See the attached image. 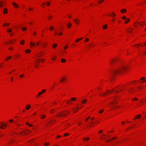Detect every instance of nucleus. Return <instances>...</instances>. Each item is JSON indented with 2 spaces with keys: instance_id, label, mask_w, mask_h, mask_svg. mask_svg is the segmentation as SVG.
Listing matches in <instances>:
<instances>
[{
  "instance_id": "29",
  "label": "nucleus",
  "mask_w": 146,
  "mask_h": 146,
  "mask_svg": "<svg viewBox=\"0 0 146 146\" xmlns=\"http://www.w3.org/2000/svg\"><path fill=\"white\" fill-rule=\"evenodd\" d=\"M13 4L14 6H15L16 7H17V4L15 3L14 2H13Z\"/></svg>"
},
{
  "instance_id": "52",
  "label": "nucleus",
  "mask_w": 146,
  "mask_h": 146,
  "mask_svg": "<svg viewBox=\"0 0 146 146\" xmlns=\"http://www.w3.org/2000/svg\"><path fill=\"white\" fill-rule=\"evenodd\" d=\"M79 41V39L78 38L76 40V42H78Z\"/></svg>"
},
{
  "instance_id": "20",
  "label": "nucleus",
  "mask_w": 146,
  "mask_h": 146,
  "mask_svg": "<svg viewBox=\"0 0 146 146\" xmlns=\"http://www.w3.org/2000/svg\"><path fill=\"white\" fill-rule=\"evenodd\" d=\"M125 21V23H127L130 21L129 19L128 18Z\"/></svg>"
},
{
  "instance_id": "1",
  "label": "nucleus",
  "mask_w": 146,
  "mask_h": 146,
  "mask_svg": "<svg viewBox=\"0 0 146 146\" xmlns=\"http://www.w3.org/2000/svg\"><path fill=\"white\" fill-rule=\"evenodd\" d=\"M127 67L126 66H122L118 67L112 70L111 72V77H113L117 75L122 74L124 71L126 70Z\"/></svg>"
},
{
  "instance_id": "59",
  "label": "nucleus",
  "mask_w": 146,
  "mask_h": 146,
  "mask_svg": "<svg viewBox=\"0 0 146 146\" xmlns=\"http://www.w3.org/2000/svg\"><path fill=\"white\" fill-rule=\"evenodd\" d=\"M3 4L0 3V7H2V6Z\"/></svg>"
},
{
  "instance_id": "30",
  "label": "nucleus",
  "mask_w": 146,
  "mask_h": 146,
  "mask_svg": "<svg viewBox=\"0 0 146 146\" xmlns=\"http://www.w3.org/2000/svg\"><path fill=\"white\" fill-rule=\"evenodd\" d=\"M11 58V56H9L7 58H6L5 59V60H8V59Z\"/></svg>"
},
{
  "instance_id": "51",
  "label": "nucleus",
  "mask_w": 146,
  "mask_h": 146,
  "mask_svg": "<svg viewBox=\"0 0 146 146\" xmlns=\"http://www.w3.org/2000/svg\"><path fill=\"white\" fill-rule=\"evenodd\" d=\"M13 48L11 47L9 48V50H11L13 49Z\"/></svg>"
},
{
  "instance_id": "10",
  "label": "nucleus",
  "mask_w": 146,
  "mask_h": 146,
  "mask_svg": "<svg viewBox=\"0 0 146 146\" xmlns=\"http://www.w3.org/2000/svg\"><path fill=\"white\" fill-rule=\"evenodd\" d=\"M127 11L126 9H123L121 10V13H123L126 12Z\"/></svg>"
},
{
  "instance_id": "9",
  "label": "nucleus",
  "mask_w": 146,
  "mask_h": 146,
  "mask_svg": "<svg viewBox=\"0 0 146 146\" xmlns=\"http://www.w3.org/2000/svg\"><path fill=\"white\" fill-rule=\"evenodd\" d=\"M31 106L30 105H27L26 107V110H29L30 108H31Z\"/></svg>"
},
{
  "instance_id": "38",
  "label": "nucleus",
  "mask_w": 146,
  "mask_h": 146,
  "mask_svg": "<svg viewBox=\"0 0 146 146\" xmlns=\"http://www.w3.org/2000/svg\"><path fill=\"white\" fill-rule=\"evenodd\" d=\"M90 116H89L87 119H85V121H88V119H90Z\"/></svg>"
},
{
  "instance_id": "11",
  "label": "nucleus",
  "mask_w": 146,
  "mask_h": 146,
  "mask_svg": "<svg viewBox=\"0 0 146 146\" xmlns=\"http://www.w3.org/2000/svg\"><path fill=\"white\" fill-rule=\"evenodd\" d=\"M89 138L88 137H87L86 138H84L83 139V140L84 141H88L89 140Z\"/></svg>"
},
{
  "instance_id": "32",
  "label": "nucleus",
  "mask_w": 146,
  "mask_h": 146,
  "mask_svg": "<svg viewBox=\"0 0 146 146\" xmlns=\"http://www.w3.org/2000/svg\"><path fill=\"white\" fill-rule=\"evenodd\" d=\"M22 29L23 31H26L27 29V28L26 27H23L22 28Z\"/></svg>"
},
{
  "instance_id": "33",
  "label": "nucleus",
  "mask_w": 146,
  "mask_h": 146,
  "mask_svg": "<svg viewBox=\"0 0 146 146\" xmlns=\"http://www.w3.org/2000/svg\"><path fill=\"white\" fill-rule=\"evenodd\" d=\"M76 99V98H71V100L72 101H75Z\"/></svg>"
},
{
  "instance_id": "54",
  "label": "nucleus",
  "mask_w": 146,
  "mask_h": 146,
  "mask_svg": "<svg viewBox=\"0 0 146 146\" xmlns=\"http://www.w3.org/2000/svg\"><path fill=\"white\" fill-rule=\"evenodd\" d=\"M67 47H68V46L66 45L65 47H64V49H66Z\"/></svg>"
},
{
  "instance_id": "43",
  "label": "nucleus",
  "mask_w": 146,
  "mask_h": 146,
  "mask_svg": "<svg viewBox=\"0 0 146 146\" xmlns=\"http://www.w3.org/2000/svg\"><path fill=\"white\" fill-rule=\"evenodd\" d=\"M104 1V0H100L99 3H102Z\"/></svg>"
},
{
  "instance_id": "4",
  "label": "nucleus",
  "mask_w": 146,
  "mask_h": 146,
  "mask_svg": "<svg viewBox=\"0 0 146 146\" xmlns=\"http://www.w3.org/2000/svg\"><path fill=\"white\" fill-rule=\"evenodd\" d=\"M117 138V137H114L112 138L111 139H110L106 141V142H108L110 141H111L113 140L116 139Z\"/></svg>"
},
{
  "instance_id": "64",
  "label": "nucleus",
  "mask_w": 146,
  "mask_h": 146,
  "mask_svg": "<svg viewBox=\"0 0 146 146\" xmlns=\"http://www.w3.org/2000/svg\"><path fill=\"white\" fill-rule=\"evenodd\" d=\"M113 16H115V14L114 13H113Z\"/></svg>"
},
{
  "instance_id": "31",
  "label": "nucleus",
  "mask_w": 146,
  "mask_h": 146,
  "mask_svg": "<svg viewBox=\"0 0 146 146\" xmlns=\"http://www.w3.org/2000/svg\"><path fill=\"white\" fill-rule=\"evenodd\" d=\"M41 116H42V117H41V118L42 119H43V118H45L46 117V116L44 115H41Z\"/></svg>"
},
{
  "instance_id": "36",
  "label": "nucleus",
  "mask_w": 146,
  "mask_h": 146,
  "mask_svg": "<svg viewBox=\"0 0 146 146\" xmlns=\"http://www.w3.org/2000/svg\"><path fill=\"white\" fill-rule=\"evenodd\" d=\"M49 144V143H45L44 144V145L45 146H47Z\"/></svg>"
},
{
  "instance_id": "14",
  "label": "nucleus",
  "mask_w": 146,
  "mask_h": 146,
  "mask_svg": "<svg viewBox=\"0 0 146 146\" xmlns=\"http://www.w3.org/2000/svg\"><path fill=\"white\" fill-rule=\"evenodd\" d=\"M87 102V100L86 99H84L82 101V103L83 104H85Z\"/></svg>"
},
{
  "instance_id": "45",
  "label": "nucleus",
  "mask_w": 146,
  "mask_h": 146,
  "mask_svg": "<svg viewBox=\"0 0 146 146\" xmlns=\"http://www.w3.org/2000/svg\"><path fill=\"white\" fill-rule=\"evenodd\" d=\"M122 19H126V17L125 16H123L122 17Z\"/></svg>"
},
{
  "instance_id": "3",
  "label": "nucleus",
  "mask_w": 146,
  "mask_h": 146,
  "mask_svg": "<svg viewBox=\"0 0 146 146\" xmlns=\"http://www.w3.org/2000/svg\"><path fill=\"white\" fill-rule=\"evenodd\" d=\"M117 60L116 59L111 60L110 61V63L111 64H112L115 63Z\"/></svg>"
},
{
  "instance_id": "34",
  "label": "nucleus",
  "mask_w": 146,
  "mask_h": 146,
  "mask_svg": "<svg viewBox=\"0 0 146 146\" xmlns=\"http://www.w3.org/2000/svg\"><path fill=\"white\" fill-rule=\"evenodd\" d=\"M69 135V134L68 133H65L64 135V137H65V136H68Z\"/></svg>"
},
{
  "instance_id": "47",
  "label": "nucleus",
  "mask_w": 146,
  "mask_h": 146,
  "mask_svg": "<svg viewBox=\"0 0 146 146\" xmlns=\"http://www.w3.org/2000/svg\"><path fill=\"white\" fill-rule=\"evenodd\" d=\"M134 91V90H131V89H130V90H129V92H133Z\"/></svg>"
},
{
  "instance_id": "28",
  "label": "nucleus",
  "mask_w": 146,
  "mask_h": 146,
  "mask_svg": "<svg viewBox=\"0 0 146 146\" xmlns=\"http://www.w3.org/2000/svg\"><path fill=\"white\" fill-rule=\"evenodd\" d=\"M56 56H54V57L52 58V60H55V59L56 58Z\"/></svg>"
},
{
  "instance_id": "17",
  "label": "nucleus",
  "mask_w": 146,
  "mask_h": 146,
  "mask_svg": "<svg viewBox=\"0 0 146 146\" xmlns=\"http://www.w3.org/2000/svg\"><path fill=\"white\" fill-rule=\"evenodd\" d=\"M108 27V26L107 25H105L103 27V29H106Z\"/></svg>"
},
{
  "instance_id": "41",
  "label": "nucleus",
  "mask_w": 146,
  "mask_h": 146,
  "mask_svg": "<svg viewBox=\"0 0 146 146\" xmlns=\"http://www.w3.org/2000/svg\"><path fill=\"white\" fill-rule=\"evenodd\" d=\"M27 134L31 132V130H27Z\"/></svg>"
},
{
  "instance_id": "27",
  "label": "nucleus",
  "mask_w": 146,
  "mask_h": 146,
  "mask_svg": "<svg viewBox=\"0 0 146 146\" xmlns=\"http://www.w3.org/2000/svg\"><path fill=\"white\" fill-rule=\"evenodd\" d=\"M12 29H8L7 30V32H12Z\"/></svg>"
},
{
  "instance_id": "39",
  "label": "nucleus",
  "mask_w": 146,
  "mask_h": 146,
  "mask_svg": "<svg viewBox=\"0 0 146 146\" xmlns=\"http://www.w3.org/2000/svg\"><path fill=\"white\" fill-rule=\"evenodd\" d=\"M53 29H54V27H52L49 28V29H50V30L51 31V30H52Z\"/></svg>"
},
{
  "instance_id": "37",
  "label": "nucleus",
  "mask_w": 146,
  "mask_h": 146,
  "mask_svg": "<svg viewBox=\"0 0 146 146\" xmlns=\"http://www.w3.org/2000/svg\"><path fill=\"white\" fill-rule=\"evenodd\" d=\"M71 101L70 100H68V102H67V104H71Z\"/></svg>"
},
{
  "instance_id": "18",
  "label": "nucleus",
  "mask_w": 146,
  "mask_h": 146,
  "mask_svg": "<svg viewBox=\"0 0 146 146\" xmlns=\"http://www.w3.org/2000/svg\"><path fill=\"white\" fill-rule=\"evenodd\" d=\"M31 46V47H32V46H34L35 45V43L31 42L30 43Z\"/></svg>"
},
{
  "instance_id": "26",
  "label": "nucleus",
  "mask_w": 146,
  "mask_h": 146,
  "mask_svg": "<svg viewBox=\"0 0 146 146\" xmlns=\"http://www.w3.org/2000/svg\"><path fill=\"white\" fill-rule=\"evenodd\" d=\"M9 25V23H5L3 25V26H7V25Z\"/></svg>"
},
{
  "instance_id": "21",
  "label": "nucleus",
  "mask_w": 146,
  "mask_h": 146,
  "mask_svg": "<svg viewBox=\"0 0 146 146\" xmlns=\"http://www.w3.org/2000/svg\"><path fill=\"white\" fill-rule=\"evenodd\" d=\"M71 24L70 23H69L67 24V26H68V27L69 28L71 27Z\"/></svg>"
},
{
  "instance_id": "19",
  "label": "nucleus",
  "mask_w": 146,
  "mask_h": 146,
  "mask_svg": "<svg viewBox=\"0 0 146 146\" xmlns=\"http://www.w3.org/2000/svg\"><path fill=\"white\" fill-rule=\"evenodd\" d=\"M66 80V78L64 77H63L61 79V82H63V81H65Z\"/></svg>"
},
{
  "instance_id": "8",
  "label": "nucleus",
  "mask_w": 146,
  "mask_h": 146,
  "mask_svg": "<svg viewBox=\"0 0 146 146\" xmlns=\"http://www.w3.org/2000/svg\"><path fill=\"white\" fill-rule=\"evenodd\" d=\"M7 13V8H4L3 9V13L5 14Z\"/></svg>"
},
{
  "instance_id": "56",
  "label": "nucleus",
  "mask_w": 146,
  "mask_h": 146,
  "mask_svg": "<svg viewBox=\"0 0 146 146\" xmlns=\"http://www.w3.org/2000/svg\"><path fill=\"white\" fill-rule=\"evenodd\" d=\"M61 137V136L60 135H57V137H58V138H59V137Z\"/></svg>"
},
{
  "instance_id": "55",
  "label": "nucleus",
  "mask_w": 146,
  "mask_h": 146,
  "mask_svg": "<svg viewBox=\"0 0 146 146\" xmlns=\"http://www.w3.org/2000/svg\"><path fill=\"white\" fill-rule=\"evenodd\" d=\"M103 94H104V95H106V93H104L103 94H100V96H103Z\"/></svg>"
},
{
  "instance_id": "7",
  "label": "nucleus",
  "mask_w": 146,
  "mask_h": 146,
  "mask_svg": "<svg viewBox=\"0 0 146 146\" xmlns=\"http://www.w3.org/2000/svg\"><path fill=\"white\" fill-rule=\"evenodd\" d=\"M42 91H43V92H39L38 93V96H40V95L41 94H42L43 93H44L45 91H46V90H42Z\"/></svg>"
},
{
  "instance_id": "60",
  "label": "nucleus",
  "mask_w": 146,
  "mask_h": 146,
  "mask_svg": "<svg viewBox=\"0 0 146 146\" xmlns=\"http://www.w3.org/2000/svg\"><path fill=\"white\" fill-rule=\"evenodd\" d=\"M13 141H11L10 142H9V143L10 144H11L12 143H13Z\"/></svg>"
},
{
  "instance_id": "13",
  "label": "nucleus",
  "mask_w": 146,
  "mask_h": 146,
  "mask_svg": "<svg viewBox=\"0 0 146 146\" xmlns=\"http://www.w3.org/2000/svg\"><path fill=\"white\" fill-rule=\"evenodd\" d=\"M74 21L77 24H78L79 23V20L78 19H75L74 20Z\"/></svg>"
},
{
  "instance_id": "49",
  "label": "nucleus",
  "mask_w": 146,
  "mask_h": 146,
  "mask_svg": "<svg viewBox=\"0 0 146 146\" xmlns=\"http://www.w3.org/2000/svg\"><path fill=\"white\" fill-rule=\"evenodd\" d=\"M50 5V3L48 1L47 2V5L48 6H49Z\"/></svg>"
},
{
  "instance_id": "58",
  "label": "nucleus",
  "mask_w": 146,
  "mask_h": 146,
  "mask_svg": "<svg viewBox=\"0 0 146 146\" xmlns=\"http://www.w3.org/2000/svg\"><path fill=\"white\" fill-rule=\"evenodd\" d=\"M33 10V9L32 8H29V11H31V10Z\"/></svg>"
},
{
  "instance_id": "53",
  "label": "nucleus",
  "mask_w": 146,
  "mask_h": 146,
  "mask_svg": "<svg viewBox=\"0 0 146 146\" xmlns=\"http://www.w3.org/2000/svg\"><path fill=\"white\" fill-rule=\"evenodd\" d=\"M24 133H23V134H27V131H24Z\"/></svg>"
},
{
  "instance_id": "62",
  "label": "nucleus",
  "mask_w": 146,
  "mask_h": 146,
  "mask_svg": "<svg viewBox=\"0 0 146 146\" xmlns=\"http://www.w3.org/2000/svg\"><path fill=\"white\" fill-rule=\"evenodd\" d=\"M26 124V125H29V123L28 122H27Z\"/></svg>"
},
{
  "instance_id": "12",
  "label": "nucleus",
  "mask_w": 146,
  "mask_h": 146,
  "mask_svg": "<svg viewBox=\"0 0 146 146\" xmlns=\"http://www.w3.org/2000/svg\"><path fill=\"white\" fill-rule=\"evenodd\" d=\"M57 44L56 43H54L52 45V47L53 48H55L57 46Z\"/></svg>"
},
{
  "instance_id": "42",
  "label": "nucleus",
  "mask_w": 146,
  "mask_h": 146,
  "mask_svg": "<svg viewBox=\"0 0 146 146\" xmlns=\"http://www.w3.org/2000/svg\"><path fill=\"white\" fill-rule=\"evenodd\" d=\"M104 111V110H102L99 111V113H101Z\"/></svg>"
},
{
  "instance_id": "44",
  "label": "nucleus",
  "mask_w": 146,
  "mask_h": 146,
  "mask_svg": "<svg viewBox=\"0 0 146 146\" xmlns=\"http://www.w3.org/2000/svg\"><path fill=\"white\" fill-rule=\"evenodd\" d=\"M144 23H144L143 22V23H139V24H140L142 26V25H143V24H144Z\"/></svg>"
},
{
  "instance_id": "61",
  "label": "nucleus",
  "mask_w": 146,
  "mask_h": 146,
  "mask_svg": "<svg viewBox=\"0 0 146 146\" xmlns=\"http://www.w3.org/2000/svg\"><path fill=\"white\" fill-rule=\"evenodd\" d=\"M0 128H1V129H4L2 125H1L0 126Z\"/></svg>"
},
{
  "instance_id": "40",
  "label": "nucleus",
  "mask_w": 146,
  "mask_h": 146,
  "mask_svg": "<svg viewBox=\"0 0 146 146\" xmlns=\"http://www.w3.org/2000/svg\"><path fill=\"white\" fill-rule=\"evenodd\" d=\"M133 29L132 28H130V30L128 31V32L129 33H131Z\"/></svg>"
},
{
  "instance_id": "5",
  "label": "nucleus",
  "mask_w": 146,
  "mask_h": 146,
  "mask_svg": "<svg viewBox=\"0 0 146 146\" xmlns=\"http://www.w3.org/2000/svg\"><path fill=\"white\" fill-rule=\"evenodd\" d=\"M141 117V115L140 114H139L138 115H137L135 116L134 119H133V120H134L135 119H138L140 118Z\"/></svg>"
},
{
  "instance_id": "22",
  "label": "nucleus",
  "mask_w": 146,
  "mask_h": 146,
  "mask_svg": "<svg viewBox=\"0 0 146 146\" xmlns=\"http://www.w3.org/2000/svg\"><path fill=\"white\" fill-rule=\"evenodd\" d=\"M75 108H73L72 109V110L73 111V113H75L77 111L76 110H75Z\"/></svg>"
},
{
  "instance_id": "2",
  "label": "nucleus",
  "mask_w": 146,
  "mask_h": 146,
  "mask_svg": "<svg viewBox=\"0 0 146 146\" xmlns=\"http://www.w3.org/2000/svg\"><path fill=\"white\" fill-rule=\"evenodd\" d=\"M70 112L69 111H68V112L65 111L64 113H63L62 111H61L60 113H59V115H58V117H62L64 116L69 114Z\"/></svg>"
},
{
  "instance_id": "35",
  "label": "nucleus",
  "mask_w": 146,
  "mask_h": 146,
  "mask_svg": "<svg viewBox=\"0 0 146 146\" xmlns=\"http://www.w3.org/2000/svg\"><path fill=\"white\" fill-rule=\"evenodd\" d=\"M13 119H11L9 120V121L10 123H11L13 121Z\"/></svg>"
},
{
  "instance_id": "23",
  "label": "nucleus",
  "mask_w": 146,
  "mask_h": 146,
  "mask_svg": "<svg viewBox=\"0 0 146 146\" xmlns=\"http://www.w3.org/2000/svg\"><path fill=\"white\" fill-rule=\"evenodd\" d=\"M25 41L24 40H22L20 42V43L21 44H23L24 43Z\"/></svg>"
},
{
  "instance_id": "16",
  "label": "nucleus",
  "mask_w": 146,
  "mask_h": 146,
  "mask_svg": "<svg viewBox=\"0 0 146 146\" xmlns=\"http://www.w3.org/2000/svg\"><path fill=\"white\" fill-rule=\"evenodd\" d=\"M1 125H2V124H3V125H4V126L5 127H6V125H8L7 124V123L5 124V123H3V122H2L1 123Z\"/></svg>"
},
{
  "instance_id": "50",
  "label": "nucleus",
  "mask_w": 146,
  "mask_h": 146,
  "mask_svg": "<svg viewBox=\"0 0 146 146\" xmlns=\"http://www.w3.org/2000/svg\"><path fill=\"white\" fill-rule=\"evenodd\" d=\"M89 40V38H87L86 39L85 41L86 42H87Z\"/></svg>"
},
{
  "instance_id": "15",
  "label": "nucleus",
  "mask_w": 146,
  "mask_h": 146,
  "mask_svg": "<svg viewBox=\"0 0 146 146\" xmlns=\"http://www.w3.org/2000/svg\"><path fill=\"white\" fill-rule=\"evenodd\" d=\"M61 61L62 63H64L66 62V60L64 58H62L61 59Z\"/></svg>"
},
{
  "instance_id": "24",
  "label": "nucleus",
  "mask_w": 146,
  "mask_h": 146,
  "mask_svg": "<svg viewBox=\"0 0 146 146\" xmlns=\"http://www.w3.org/2000/svg\"><path fill=\"white\" fill-rule=\"evenodd\" d=\"M115 89L114 88H113L112 89V92H111L110 90H107V91H108V92H110V93H111L112 92H113V91H115Z\"/></svg>"
},
{
  "instance_id": "48",
  "label": "nucleus",
  "mask_w": 146,
  "mask_h": 146,
  "mask_svg": "<svg viewBox=\"0 0 146 146\" xmlns=\"http://www.w3.org/2000/svg\"><path fill=\"white\" fill-rule=\"evenodd\" d=\"M62 32H60L59 33H58V34L59 35H61L62 34Z\"/></svg>"
},
{
  "instance_id": "6",
  "label": "nucleus",
  "mask_w": 146,
  "mask_h": 146,
  "mask_svg": "<svg viewBox=\"0 0 146 146\" xmlns=\"http://www.w3.org/2000/svg\"><path fill=\"white\" fill-rule=\"evenodd\" d=\"M144 80L142 82H141V83H143L145 82H146V79H145V77H142V78H141L140 79L141 80Z\"/></svg>"
},
{
  "instance_id": "63",
  "label": "nucleus",
  "mask_w": 146,
  "mask_h": 146,
  "mask_svg": "<svg viewBox=\"0 0 146 146\" xmlns=\"http://www.w3.org/2000/svg\"><path fill=\"white\" fill-rule=\"evenodd\" d=\"M102 130H100L99 131V133H102Z\"/></svg>"
},
{
  "instance_id": "25",
  "label": "nucleus",
  "mask_w": 146,
  "mask_h": 146,
  "mask_svg": "<svg viewBox=\"0 0 146 146\" xmlns=\"http://www.w3.org/2000/svg\"><path fill=\"white\" fill-rule=\"evenodd\" d=\"M31 50L29 49H27L25 51L27 53H29L30 52H31Z\"/></svg>"
},
{
  "instance_id": "46",
  "label": "nucleus",
  "mask_w": 146,
  "mask_h": 146,
  "mask_svg": "<svg viewBox=\"0 0 146 146\" xmlns=\"http://www.w3.org/2000/svg\"><path fill=\"white\" fill-rule=\"evenodd\" d=\"M24 74H23L21 75H20V77L21 78H22L23 77V76H24Z\"/></svg>"
},
{
  "instance_id": "57",
  "label": "nucleus",
  "mask_w": 146,
  "mask_h": 146,
  "mask_svg": "<svg viewBox=\"0 0 146 146\" xmlns=\"http://www.w3.org/2000/svg\"><path fill=\"white\" fill-rule=\"evenodd\" d=\"M37 60L38 61V62L36 61V62L37 63H38V62H40V61H39V59H38Z\"/></svg>"
}]
</instances>
